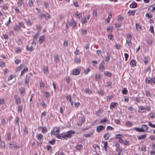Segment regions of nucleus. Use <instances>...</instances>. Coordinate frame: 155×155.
Wrapping results in <instances>:
<instances>
[{
    "instance_id": "obj_1",
    "label": "nucleus",
    "mask_w": 155,
    "mask_h": 155,
    "mask_svg": "<svg viewBox=\"0 0 155 155\" xmlns=\"http://www.w3.org/2000/svg\"><path fill=\"white\" fill-rule=\"evenodd\" d=\"M74 134L75 132L73 130L69 131L65 134H63V139L67 140L68 138H71L72 136V135Z\"/></svg>"
},
{
    "instance_id": "obj_2",
    "label": "nucleus",
    "mask_w": 155,
    "mask_h": 155,
    "mask_svg": "<svg viewBox=\"0 0 155 155\" xmlns=\"http://www.w3.org/2000/svg\"><path fill=\"white\" fill-rule=\"evenodd\" d=\"M105 64L104 61H102L100 64L99 65V69L100 71L103 72L105 69Z\"/></svg>"
},
{
    "instance_id": "obj_3",
    "label": "nucleus",
    "mask_w": 155,
    "mask_h": 155,
    "mask_svg": "<svg viewBox=\"0 0 155 155\" xmlns=\"http://www.w3.org/2000/svg\"><path fill=\"white\" fill-rule=\"evenodd\" d=\"M60 129L58 128L55 127L54 129L51 131V133L53 135H56L60 132Z\"/></svg>"
},
{
    "instance_id": "obj_4",
    "label": "nucleus",
    "mask_w": 155,
    "mask_h": 155,
    "mask_svg": "<svg viewBox=\"0 0 155 155\" xmlns=\"http://www.w3.org/2000/svg\"><path fill=\"white\" fill-rule=\"evenodd\" d=\"M148 127L145 124H143L141 125V130L142 132H147Z\"/></svg>"
},
{
    "instance_id": "obj_5",
    "label": "nucleus",
    "mask_w": 155,
    "mask_h": 155,
    "mask_svg": "<svg viewBox=\"0 0 155 155\" xmlns=\"http://www.w3.org/2000/svg\"><path fill=\"white\" fill-rule=\"evenodd\" d=\"M105 129V127L103 125H99L97 127V132H100L102 130Z\"/></svg>"
},
{
    "instance_id": "obj_6",
    "label": "nucleus",
    "mask_w": 155,
    "mask_h": 155,
    "mask_svg": "<svg viewBox=\"0 0 155 155\" xmlns=\"http://www.w3.org/2000/svg\"><path fill=\"white\" fill-rule=\"evenodd\" d=\"M146 109L143 106H140L139 107V112L140 113L146 112Z\"/></svg>"
},
{
    "instance_id": "obj_7",
    "label": "nucleus",
    "mask_w": 155,
    "mask_h": 155,
    "mask_svg": "<svg viewBox=\"0 0 155 155\" xmlns=\"http://www.w3.org/2000/svg\"><path fill=\"white\" fill-rule=\"evenodd\" d=\"M107 55L104 56L105 58V61L106 62H108L110 60V54L109 52H107Z\"/></svg>"
},
{
    "instance_id": "obj_8",
    "label": "nucleus",
    "mask_w": 155,
    "mask_h": 155,
    "mask_svg": "<svg viewBox=\"0 0 155 155\" xmlns=\"http://www.w3.org/2000/svg\"><path fill=\"white\" fill-rule=\"evenodd\" d=\"M45 35H42L41 36H40L39 38L38 42L39 43L41 44L43 41L45 40Z\"/></svg>"
},
{
    "instance_id": "obj_9",
    "label": "nucleus",
    "mask_w": 155,
    "mask_h": 155,
    "mask_svg": "<svg viewBox=\"0 0 155 155\" xmlns=\"http://www.w3.org/2000/svg\"><path fill=\"white\" fill-rule=\"evenodd\" d=\"M118 105V104L117 103L112 102L110 106L111 109H113Z\"/></svg>"
},
{
    "instance_id": "obj_10",
    "label": "nucleus",
    "mask_w": 155,
    "mask_h": 155,
    "mask_svg": "<svg viewBox=\"0 0 155 155\" xmlns=\"http://www.w3.org/2000/svg\"><path fill=\"white\" fill-rule=\"evenodd\" d=\"M72 73L74 75H77L80 73V71L78 69H74L72 70Z\"/></svg>"
},
{
    "instance_id": "obj_11",
    "label": "nucleus",
    "mask_w": 155,
    "mask_h": 155,
    "mask_svg": "<svg viewBox=\"0 0 155 155\" xmlns=\"http://www.w3.org/2000/svg\"><path fill=\"white\" fill-rule=\"evenodd\" d=\"M135 12L136 11L135 10H129L127 14L129 16L133 15L134 16Z\"/></svg>"
},
{
    "instance_id": "obj_12",
    "label": "nucleus",
    "mask_w": 155,
    "mask_h": 155,
    "mask_svg": "<svg viewBox=\"0 0 155 155\" xmlns=\"http://www.w3.org/2000/svg\"><path fill=\"white\" fill-rule=\"evenodd\" d=\"M94 133V131H92L90 132L89 133L86 134H83V136L86 137H88L90 136H91Z\"/></svg>"
},
{
    "instance_id": "obj_13",
    "label": "nucleus",
    "mask_w": 155,
    "mask_h": 155,
    "mask_svg": "<svg viewBox=\"0 0 155 155\" xmlns=\"http://www.w3.org/2000/svg\"><path fill=\"white\" fill-rule=\"evenodd\" d=\"M137 4L134 2H133L130 5L131 8H135L137 7Z\"/></svg>"
},
{
    "instance_id": "obj_14",
    "label": "nucleus",
    "mask_w": 155,
    "mask_h": 155,
    "mask_svg": "<svg viewBox=\"0 0 155 155\" xmlns=\"http://www.w3.org/2000/svg\"><path fill=\"white\" fill-rule=\"evenodd\" d=\"M28 131L27 127H25L23 129V136L25 137L28 134Z\"/></svg>"
},
{
    "instance_id": "obj_15",
    "label": "nucleus",
    "mask_w": 155,
    "mask_h": 155,
    "mask_svg": "<svg viewBox=\"0 0 155 155\" xmlns=\"http://www.w3.org/2000/svg\"><path fill=\"white\" fill-rule=\"evenodd\" d=\"M102 143H104V148L105 151H107V149L108 147L107 143L106 141H103Z\"/></svg>"
},
{
    "instance_id": "obj_16",
    "label": "nucleus",
    "mask_w": 155,
    "mask_h": 155,
    "mask_svg": "<svg viewBox=\"0 0 155 155\" xmlns=\"http://www.w3.org/2000/svg\"><path fill=\"white\" fill-rule=\"evenodd\" d=\"M146 136L147 134H144L143 135H141L140 136H138L137 137L138 140H142L146 139Z\"/></svg>"
},
{
    "instance_id": "obj_17",
    "label": "nucleus",
    "mask_w": 155,
    "mask_h": 155,
    "mask_svg": "<svg viewBox=\"0 0 155 155\" xmlns=\"http://www.w3.org/2000/svg\"><path fill=\"white\" fill-rule=\"evenodd\" d=\"M107 122L108 123L109 122V120H108L107 118H104L103 119L101 120L99 122L100 124H102L104 122Z\"/></svg>"
},
{
    "instance_id": "obj_18",
    "label": "nucleus",
    "mask_w": 155,
    "mask_h": 155,
    "mask_svg": "<svg viewBox=\"0 0 155 155\" xmlns=\"http://www.w3.org/2000/svg\"><path fill=\"white\" fill-rule=\"evenodd\" d=\"M110 136V134L108 133H106L104 136V140H107L108 139Z\"/></svg>"
},
{
    "instance_id": "obj_19",
    "label": "nucleus",
    "mask_w": 155,
    "mask_h": 155,
    "mask_svg": "<svg viewBox=\"0 0 155 155\" xmlns=\"http://www.w3.org/2000/svg\"><path fill=\"white\" fill-rule=\"evenodd\" d=\"M83 146L81 144L77 145L75 147V149L77 150H80L83 148Z\"/></svg>"
},
{
    "instance_id": "obj_20",
    "label": "nucleus",
    "mask_w": 155,
    "mask_h": 155,
    "mask_svg": "<svg viewBox=\"0 0 155 155\" xmlns=\"http://www.w3.org/2000/svg\"><path fill=\"white\" fill-rule=\"evenodd\" d=\"M104 73L105 75L108 77H111L112 75V74L109 72V71H105L104 72Z\"/></svg>"
},
{
    "instance_id": "obj_21",
    "label": "nucleus",
    "mask_w": 155,
    "mask_h": 155,
    "mask_svg": "<svg viewBox=\"0 0 155 155\" xmlns=\"http://www.w3.org/2000/svg\"><path fill=\"white\" fill-rule=\"evenodd\" d=\"M40 16L41 17V18H45L46 20H48V19L47 18L46 15L44 14L43 13H40Z\"/></svg>"
},
{
    "instance_id": "obj_22",
    "label": "nucleus",
    "mask_w": 155,
    "mask_h": 155,
    "mask_svg": "<svg viewBox=\"0 0 155 155\" xmlns=\"http://www.w3.org/2000/svg\"><path fill=\"white\" fill-rule=\"evenodd\" d=\"M122 93L124 95H126L127 94V90L126 88H124L122 89Z\"/></svg>"
},
{
    "instance_id": "obj_23",
    "label": "nucleus",
    "mask_w": 155,
    "mask_h": 155,
    "mask_svg": "<svg viewBox=\"0 0 155 155\" xmlns=\"http://www.w3.org/2000/svg\"><path fill=\"white\" fill-rule=\"evenodd\" d=\"M130 66L132 67H134L136 65L135 62L133 59L130 61Z\"/></svg>"
},
{
    "instance_id": "obj_24",
    "label": "nucleus",
    "mask_w": 155,
    "mask_h": 155,
    "mask_svg": "<svg viewBox=\"0 0 155 155\" xmlns=\"http://www.w3.org/2000/svg\"><path fill=\"white\" fill-rule=\"evenodd\" d=\"M28 71V69L27 68L24 69L21 71V75L23 76L25 72H27Z\"/></svg>"
},
{
    "instance_id": "obj_25",
    "label": "nucleus",
    "mask_w": 155,
    "mask_h": 155,
    "mask_svg": "<svg viewBox=\"0 0 155 155\" xmlns=\"http://www.w3.org/2000/svg\"><path fill=\"white\" fill-rule=\"evenodd\" d=\"M145 81L147 84H151L152 83L151 79L147 78L145 79Z\"/></svg>"
},
{
    "instance_id": "obj_26",
    "label": "nucleus",
    "mask_w": 155,
    "mask_h": 155,
    "mask_svg": "<svg viewBox=\"0 0 155 155\" xmlns=\"http://www.w3.org/2000/svg\"><path fill=\"white\" fill-rule=\"evenodd\" d=\"M75 16L77 18L79 19L80 18L82 17L81 14L80 13H78L77 12L75 14Z\"/></svg>"
},
{
    "instance_id": "obj_27",
    "label": "nucleus",
    "mask_w": 155,
    "mask_h": 155,
    "mask_svg": "<svg viewBox=\"0 0 155 155\" xmlns=\"http://www.w3.org/2000/svg\"><path fill=\"white\" fill-rule=\"evenodd\" d=\"M15 123L16 124H17L18 126H19V118L18 117H17L15 120Z\"/></svg>"
},
{
    "instance_id": "obj_28",
    "label": "nucleus",
    "mask_w": 155,
    "mask_h": 155,
    "mask_svg": "<svg viewBox=\"0 0 155 155\" xmlns=\"http://www.w3.org/2000/svg\"><path fill=\"white\" fill-rule=\"evenodd\" d=\"M136 29L138 31H140L141 30V26L140 25H139L137 23H136Z\"/></svg>"
},
{
    "instance_id": "obj_29",
    "label": "nucleus",
    "mask_w": 155,
    "mask_h": 155,
    "mask_svg": "<svg viewBox=\"0 0 155 155\" xmlns=\"http://www.w3.org/2000/svg\"><path fill=\"white\" fill-rule=\"evenodd\" d=\"M21 103L20 98V97H18L15 99V103L16 104L18 105Z\"/></svg>"
},
{
    "instance_id": "obj_30",
    "label": "nucleus",
    "mask_w": 155,
    "mask_h": 155,
    "mask_svg": "<svg viewBox=\"0 0 155 155\" xmlns=\"http://www.w3.org/2000/svg\"><path fill=\"white\" fill-rule=\"evenodd\" d=\"M63 134H59L57 135L56 136V137L59 139H63Z\"/></svg>"
},
{
    "instance_id": "obj_31",
    "label": "nucleus",
    "mask_w": 155,
    "mask_h": 155,
    "mask_svg": "<svg viewBox=\"0 0 155 155\" xmlns=\"http://www.w3.org/2000/svg\"><path fill=\"white\" fill-rule=\"evenodd\" d=\"M28 75L26 76L25 78V84H28L29 83V78L28 77Z\"/></svg>"
},
{
    "instance_id": "obj_32",
    "label": "nucleus",
    "mask_w": 155,
    "mask_h": 155,
    "mask_svg": "<svg viewBox=\"0 0 155 155\" xmlns=\"http://www.w3.org/2000/svg\"><path fill=\"white\" fill-rule=\"evenodd\" d=\"M19 91L21 93V94H25V89L23 87H21L19 89Z\"/></svg>"
},
{
    "instance_id": "obj_33",
    "label": "nucleus",
    "mask_w": 155,
    "mask_h": 155,
    "mask_svg": "<svg viewBox=\"0 0 155 155\" xmlns=\"http://www.w3.org/2000/svg\"><path fill=\"white\" fill-rule=\"evenodd\" d=\"M38 36H39V33L37 32L35 34V35L33 36V40H36L37 39V38H38Z\"/></svg>"
},
{
    "instance_id": "obj_34",
    "label": "nucleus",
    "mask_w": 155,
    "mask_h": 155,
    "mask_svg": "<svg viewBox=\"0 0 155 155\" xmlns=\"http://www.w3.org/2000/svg\"><path fill=\"white\" fill-rule=\"evenodd\" d=\"M37 138L39 141H41V140L43 138V136L42 134H39L38 135Z\"/></svg>"
},
{
    "instance_id": "obj_35",
    "label": "nucleus",
    "mask_w": 155,
    "mask_h": 155,
    "mask_svg": "<svg viewBox=\"0 0 155 155\" xmlns=\"http://www.w3.org/2000/svg\"><path fill=\"white\" fill-rule=\"evenodd\" d=\"M12 146L13 147H12V146H10L9 148H14L18 149L19 147V146H18L16 144H12Z\"/></svg>"
},
{
    "instance_id": "obj_36",
    "label": "nucleus",
    "mask_w": 155,
    "mask_h": 155,
    "mask_svg": "<svg viewBox=\"0 0 155 155\" xmlns=\"http://www.w3.org/2000/svg\"><path fill=\"white\" fill-rule=\"evenodd\" d=\"M126 126L128 127H130L132 125L131 123L129 121H126Z\"/></svg>"
},
{
    "instance_id": "obj_37",
    "label": "nucleus",
    "mask_w": 155,
    "mask_h": 155,
    "mask_svg": "<svg viewBox=\"0 0 155 155\" xmlns=\"http://www.w3.org/2000/svg\"><path fill=\"white\" fill-rule=\"evenodd\" d=\"M7 138L8 141H10L11 140V134L9 133L7 134Z\"/></svg>"
},
{
    "instance_id": "obj_38",
    "label": "nucleus",
    "mask_w": 155,
    "mask_h": 155,
    "mask_svg": "<svg viewBox=\"0 0 155 155\" xmlns=\"http://www.w3.org/2000/svg\"><path fill=\"white\" fill-rule=\"evenodd\" d=\"M23 106L20 105L18 107V112L21 113L22 111Z\"/></svg>"
},
{
    "instance_id": "obj_39",
    "label": "nucleus",
    "mask_w": 155,
    "mask_h": 155,
    "mask_svg": "<svg viewBox=\"0 0 155 155\" xmlns=\"http://www.w3.org/2000/svg\"><path fill=\"white\" fill-rule=\"evenodd\" d=\"M124 19V18L121 15H119L117 18V20L118 21H122Z\"/></svg>"
},
{
    "instance_id": "obj_40",
    "label": "nucleus",
    "mask_w": 155,
    "mask_h": 155,
    "mask_svg": "<svg viewBox=\"0 0 155 155\" xmlns=\"http://www.w3.org/2000/svg\"><path fill=\"white\" fill-rule=\"evenodd\" d=\"M143 61L144 63L145 64H147L148 63L147 58L146 57H145L143 58Z\"/></svg>"
},
{
    "instance_id": "obj_41",
    "label": "nucleus",
    "mask_w": 155,
    "mask_h": 155,
    "mask_svg": "<svg viewBox=\"0 0 155 155\" xmlns=\"http://www.w3.org/2000/svg\"><path fill=\"white\" fill-rule=\"evenodd\" d=\"M85 91L86 93H87L88 94H90L92 93V91L89 89H85Z\"/></svg>"
},
{
    "instance_id": "obj_42",
    "label": "nucleus",
    "mask_w": 155,
    "mask_h": 155,
    "mask_svg": "<svg viewBox=\"0 0 155 155\" xmlns=\"http://www.w3.org/2000/svg\"><path fill=\"white\" fill-rule=\"evenodd\" d=\"M59 60V56L58 55L54 56V61L56 62H58Z\"/></svg>"
},
{
    "instance_id": "obj_43",
    "label": "nucleus",
    "mask_w": 155,
    "mask_h": 155,
    "mask_svg": "<svg viewBox=\"0 0 155 155\" xmlns=\"http://www.w3.org/2000/svg\"><path fill=\"white\" fill-rule=\"evenodd\" d=\"M48 70L47 68L45 67L44 68V72L45 74H48Z\"/></svg>"
},
{
    "instance_id": "obj_44",
    "label": "nucleus",
    "mask_w": 155,
    "mask_h": 155,
    "mask_svg": "<svg viewBox=\"0 0 155 155\" xmlns=\"http://www.w3.org/2000/svg\"><path fill=\"white\" fill-rule=\"evenodd\" d=\"M126 43L127 44L128 46H129V47H130V46L132 45V43L131 40H127Z\"/></svg>"
},
{
    "instance_id": "obj_45",
    "label": "nucleus",
    "mask_w": 155,
    "mask_h": 155,
    "mask_svg": "<svg viewBox=\"0 0 155 155\" xmlns=\"http://www.w3.org/2000/svg\"><path fill=\"white\" fill-rule=\"evenodd\" d=\"M115 28H120L121 27V24L120 23H116L115 24Z\"/></svg>"
},
{
    "instance_id": "obj_46",
    "label": "nucleus",
    "mask_w": 155,
    "mask_h": 155,
    "mask_svg": "<svg viewBox=\"0 0 155 155\" xmlns=\"http://www.w3.org/2000/svg\"><path fill=\"white\" fill-rule=\"evenodd\" d=\"M147 43L148 44L150 45H152V41L151 39H149L147 40Z\"/></svg>"
},
{
    "instance_id": "obj_47",
    "label": "nucleus",
    "mask_w": 155,
    "mask_h": 155,
    "mask_svg": "<svg viewBox=\"0 0 155 155\" xmlns=\"http://www.w3.org/2000/svg\"><path fill=\"white\" fill-rule=\"evenodd\" d=\"M55 140L54 139H53L52 141H48L49 143L52 145H54L55 144Z\"/></svg>"
},
{
    "instance_id": "obj_48",
    "label": "nucleus",
    "mask_w": 155,
    "mask_h": 155,
    "mask_svg": "<svg viewBox=\"0 0 155 155\" xmlns=\"http://www.w3.org/2000/svg\"><path fill=\"white\" fill-rule=\"evenodd\" d=\"M127 40H131V38H132V37L130 34H127Z\"/></svg>"
},
{
    "instance_id": "obj_49",
    "label": "nucleus",
    "mask_w": 155,
    "mask_h": 155,
    "mask_svg": "<svg viewBox=\"0 0 155 155\" xmlns=\"http://www.w3.org/2000/svg\"><path fill=\"white\" fill-rule=\"evenodd\" d=\"M134 129L137 131L139 132H142L141 128H140L138 127H135L134 128Z\"/></svg>"
},
{
    "instance_id": "obj_50",
    "label": "nucleus",
    "mask_w": 155,
    "mask_h": 155,
    "mask_svg": "<svg viewBox=\"0 0 155 155\" xmlns=\"http://www.w3.org/2000/svg\"><path fill=\"white\" fill-rule=\"evenodd\" d=\"M40 87L41 89L44 88V84L42 82H40Z\"/></svg>"
},
{
    "instance_id": "obj_51",
    "label": "nucleus",
    "mask_w": 155,
    "mask_h": 155,
    "mask_svg": "<svg viewBox=\"0 0 155 155\" xmlns=\"http://www.w3.org/2000/svg\"><path fill=\"white\" fill-rule=\"evenodd\" d=\"M148 124L150 127L155 128V124H153L150 122H148Z\"/></svg>"
},
{
    "instance_id": "obj_52",
    "label": "nucleus",
    "mask_w": 155,
    "mask_h": 155,
    "mask_svg": "<svg viewBox=\"0 0 155 155\" xmlns=\"http://www.w3.org/2000/svg\"><path fill=\"white\" fill-rule=\"evenodd\" d=\"M20 28L23 27V28H25L24 25L22 22H19L18 24V25Z\"/></svg>"
},
{
    "instance_id": "obj_53",
    "label": "nucleus",
    "mask_w": 155,
    "mask_h": 155,
    "mask_svg": "<svg viewBox=\"0 0 155 155\" xmlns=\"http://www.w3.org/2000/svg\"><path fill=\"white\" fill-rule=\"evenodd\" d=\"M145 94L147 97L150 96L151 95L150 93L147 91H145Z\"/></svg>"
},
{
    "instance_id": "obj_54",
    "label": "nucleus",
    "mask_w": 155,
    "mask_h": 155,
    "mask_svg": "<svg viewBox=\"0 0 155 155\" xmlns=\"http://www.w3.org/2000/svg\"><path fill=\"white\" fill-rule=\"evenodd\" d=\"M93 15L95 17L97 16V13L96 10H94L93 12Z\"/></svg>"
},
{
    "instance_id": "obj_55",
    "label": "nucleus",
    "mask_w": 155,
    "mask_h": 155,
    "mask_svg": "<svg viewBox=\"0 0 155 155\" xmlns=\"http://www.w3.org/2000/svg\"><path fill=\"white\" fill-rule=\"evenodd\" d=\"M42 133H46L47 131V130L46 128L45 127H43L42 129Z\"/></svg>"
},
{
    "instance_id": "obj_56",
    "label": "nucleus",
    "mask_w": 155,
    "mask_h": 155,
    "mask_svg": "<svg viewBox=\"0 0 155 155\" xmlns=\"http://www.w3.org/2000/svg\"><path fill=\"white\" fill-rule=\"evenodd\" d=\"M14 30L15 31H18L20 29V28L17 25H16L14 27Z\"/></svg>"
},
{
    "instance_id": "obj_57",
    "label": "nucleus",
    "mask_w": 155,
    "mask_h": 155,
    "mask_svg": "<svg viewBox=\"0 0 155 155\" xmlns=\"http://www.w3.org/2000/svg\"><path fill=\"white\" fill-rule=\"evenodd\" d=\"M5 66V63L4 62L1 61L0 62V66L1 67H4Z\"/></svg>"
},
{
    "instance_id": "obj_58",
    "label": "nucleus",
    "mask_w": 155,
    "mask_h": 155,
    "mask_svg": "<svg viewBox=\"0 0 155 155\" xmlns=\"http://www.w3.org/2000/svg\"><path fill=\"white\" fill-rule=\"evenodd\" d=\"M122 137V135L120 134H117L116 136V138L117 139H120Z\"/></svg>"
},
{
    "instance_id": "obj_59",
    "label": "nucleus",
    "mask_w": 155,
    "mask_h": 155,
    "mask_svg": "<svg viewBox=\"0 0 155 155\" xmlns=\"http://www.w3.org/2000/svg\"><path fill=\"white\" fill-rule=\"evenodd\" d=\"M146 16L150 18H151L152 17V15L148 13H147L146 14Z\"/></svg>"
},
{
    "instance_id": "obj_60",
    "label": "nucleus",
    "mask_w": 155,
    "mask_h": 155,
    "mask_svg": "<svg viewBox=\"0 0 155 155\" xmlns=\"http://www.w3.org/2000/svg\"><path fill=\"white\" fill-rule=\"evenodd\" d=\"M116 150L117 151L118 153H120L122 151V150L120 148H116Z\"/></svg>"
},
{
    "instance_id": "obj_61",
    "label": "nucleus",
    "mask_w": 155,
    "mask_h": 155,
    "mask_svg": "<svg viewBox=\"0 0 155 155\" xmlns=\"http://www.w3.org/2000/svg\"><path fill=\"white\" fill-rule=\"evenodd\" d=\"M47 149L48 151H51L52 150V148L51 146L49 145H47Z\"/></svg>"
},
{
    "instance_id": "obj_62",
    "label": "nucleus",
    "mask_w": 155,
    "mask_h": 155,
    "mask_svg": "<svg viewBox=\"0 0 155 155\" xmlns=\"http://www.w3.org/2000/svg\"><path fill=\"white\" fill-rule=\"evenodd\" d=\"M149 138L151 140H155V137L154 135H151L150 136Z\"/></svg>"
},
{
    "instance_id": "obj_63",
    "label": "nucleus",
    "mask_w": 155,
    "mask_h": 155,
    "mask_svg": "<svg viewBox=\"0 0 155 155\" xmlns=\"http://www.w3.org/2000/svg\"><path fill=\"white\" fill-rule=\"evenodd\" d=\"M74 61L75 63L77 64L79 63L80 62V61L79 58H76Z\"/></svg>"
},
{
    "instance_id": "obj_64",
    "label": "nucleus",
    "mask_w": 155,
    "mask_h": 155,
    "mask_svg": "<svg viewBox=\"0 0 155 155\" xmlns=\"http://www.w3.org/2000/svg\"><path fill=\"white\" fill-rule=\"evenodd\" d=\"M150 118H154L155 117V114L153 113L150 114Z\"/></svg>"
}]
</instances>
